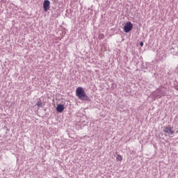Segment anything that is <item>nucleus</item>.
Masks as SVG:
<instances>
[{
	"mask_svg": "<svg viewBox=\"0 0 178 178\" xmlns=\"http://www.w3.org/2000/svg\"><path fill=\"white\" fill-rule=\"evenodd\" d=\"M76 95L79 99H88V96L86 94V90L82 87H78L76 90Z\"/></svg>",
	"mask_w": 178,
	"mask_h": 178,
	"instance_id": "1",
	"label": "nucleus"
},
{
	"mask_svg": "<svg viewBox=\"0 0 178 178\" xmlns=\"http://www.w3.org/2000/svg\"><path fill=\"white\" fill-rule=\"evenodd\" d=\"M131 30H133V24H131V22H127L124 26V31L125 33H129V31H131Z\"/></svg>",
	"mask_w": 178,
	"mask_h": 178,
	"instance_id": "2",
	"label": "nucleus"
},
{
	"mask_svg": "<svg viewBox=\"0 0 178 178\" xmlns=\"http://www.w3.org/2000/svg\"><path fill=\"white\" fill-rule=\"evenodd\" d=\"M51 2H49V0H44L43 2V9L44 12H48L49 10Z\"/></svg>",
	"mask_w": 178,
	"mask_h": 178,
	"instance_id": "3",
	"label": "nucleus"
},
{
	"mask_svg": "<svg viewBox=\"0 0 178 178\" xmlns=\"http://www.w3.org/2000/svg\"><path fill=\"white\" fill-rule=\"evenodd\" d=\"M163 132L165 133V134H169V135H172L175 134V131H173V129H172V127H165L163 129Z\"/></svg>",
	"mask_w": 178,
	"mask_h": 178,
	"instance_id": "4",
	"label": "nucleus"
},
{
	"mask_svg": "<svg viewBox=\"0 0 178 178\" xmlns=\"http://www.w3.org/2000/svg\"><path fill=\"white\" fill-rule=\"evenodd\" d=\"M56 111L60 113H62L63 111H65V106L63 104H58L56 107Z\"/></svg>",
	"mask_w": 178,
	"mask_h": 178,
	"instance_id": "5",
	"label": "nucleus"
},
{
	"mask_svg": "<svg viewBox=\"0 0 178 178\" xmlns=\"http://www.w3.org/2000/svg\"><path fill=\"white\" fill-rule=\"evenodd\" d=\"M116 161L118 162H120V161H123V156H122V155H120V154H118L116 156Z\"/></svg>",
	"mask_w": 178,
	"mask_h": 178,
	"instance_id": "6",
	"label": "nucleus"
},
{
	"mask_svg": "<svg viewBox=\"0 0 178 178\" xmlns=\"http://www.w3.org/2000/svg\"><path fill=\"white\" fill-rule=\"evenodd\" d=\"M104 38L105 35H104V33H100L98 36L99 40H104Z\"/></svg>",
	"mask_w": 178,
	"mask_h": 178,
	"instance_id": "7",
	"label": "nucleus"
},
{
	"mask_svg": "<svg viewBox=\"0 0 178 178\" xmlns=\"http://www.w3.org/2000/svg\"><path fill=\"white\" fill-rule=\"evenodd\" d=\"M37 106H42V102H37Z\"/></svg>",
	"mask_w": 178,
	"mask_h": 178,
	"instance_id": "8",
	"label": "nucleus"
},
{
	"mask_svg": "<svg viewBox=\"0 0 178 178\" xmlns=\"http://www.w3.org/2000/svg\"><path fill=\"white\" fill-rule=\"evenodd\" d=\"M140 47H144V42H140Z\"/></svg>",
	"mask_w": 178,
	"mask_h": 178,
	"instance_id": "9",
	"label": "nucleus"
},
{
	"mask_svg": "<svg viewBox=\"0 0 178 178\" xmlns=\"http://www.w3.org/2000/svg\"><path fill=\"white\" fill-rule=\"evenodd\" d=\"M175 90L178 91V86H175Z\"/></svg>",
	"mask_w": 178,
	"mask_h": 178,
	"instance_id": "10",
	"label": "nucleus"
}]
</instances>
